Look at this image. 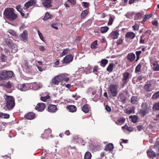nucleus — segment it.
Returning <instances> with one entry per match:
<instances>
[{
    "label": "nucleus",
    "instance_id": "c85d7f7f",
    "mask_svg": "<svg viewBox=\"0 0 159 159\" xmlns=\"http://www.w3.org/2000/svg\"><path fill=\"white\" fill-rule=\"evenodd\" d=\"M109 29V28L107 26L102 27L100 28V32L102 33H105L107 32Z\"/></svg>",
    "mask_w": 159,
    "mask_h": 159
},
{
    "label": "nucleus",
    "instance_id": "c9c22d12",
    "mask_svg": "<svg viewBox=\"0 0 159 159\" xmlns=\"http://www.w3.org/2000/svg\"><path fill=\"white\" fill-rule=\"evenodd\" d=\"M141 65L140 63H139L138 65L135 68V73H137L140 72L141 71Z\"/></svg>",
    "mask_w": 159,
    "mask_h": 159
},
{
    "label": "nucleus",
    "instance_id": "9d476101",
    "mask_svg": "<svg viewBox=\"0 0 159 159\" xmlns=\"http://www.w3.org/2000/svg\"><path fill=\"white\" fill-rule=\"evenodd\" d=\"M73 57L71 55H67L63 59V63L68 64L72 61Z\"/></svg>",
    "mask_w": 159,
    "mask_h": 159
},
{
    "label": "nucleus",
    "instance_id": "72a5a7b5",
    "mask_svg": "<svg viewBox=\"0 0 159 159\" xmlns=\"http://www.w3.org/2000/svg\"><path fill=\"white\" fill-rule=\"evenodd\" d=\"M57 109V107L56 105L50 104V112H55Z\"/></svg>",
    "mask_w": 159,
    "mask_h": 159
},
{
    "label": "nucleus",
    "instance_id": "a878e982",
    "mask_svg": "<svg viewBox=\"0 0 159 159\" xmlns=\"http://www.w3.org/2000/svg\"><path fill=\"white\" fill-rule=\"evenodd\" d=\"M89 12L87 10H84L83 11L81 14V18L82 19H84L88 15Z\"/></svg>",
    "mask_w": 159,
    "mask_h": 159
},
{
    "label": "nucleus",
    "instance_id": "e2e57ef3",
    "mask_svg": "<svg viewBox=\"0 0 159 159\" xmlns=\"http://www.w3.org/2000/svg\"><path fill=\"white\" fill-rule=\"evenodd\" d=\"M51 26L52 28L56 30L58 29V28L57 27V24H52L51 25Z\"/></svg>",
    "mask_w": 159,
    "mask_h": 159
},
{
    "label": "nucleus",
    "instance_id": "423d86ee",
    "mask_svg": "<svg viewBox=\"0 0 159 159\" xmlns=\"http://www.w3.org/2000/svg\"><path fill=\"white\" fill-rule=\"evenodd\" d=\"M122 75V81L123 83L121 84V85L122 87L123 88L125 85L127 83L129 79L130 78V74L128 72H125Z\"/></svg>",
    "mask_w": 159,
    "mask_h": 159
},
{
    "label": "nucleus",
    "instance_id": "f8f14e48",
    "mask_svg": "<svg viewBox=\"0 0 159 159\" xmlns=\"http://www.w3.org/2000/svg\"><path fill=\"white\" fill-rule=\"evenodd\" d=\"M36 3L35 1L34 0H30L25 4L24 9L26 10L29 8L30 6H33Z\"/></svg>",
    "mask_w": 159,
    "mask_h": 159
},
{
    "label": "nucleus",
    "instance_id": "f704fd0d",
    "mask_svg": "<svg viewBox=\"0 0 159 159\" xmlns=\"http://www.w3.org/2000/svg\"><path fill=\"white\" fill-rule=\"evenodd\" d=\"M146 77L145 75H139L137 77V80L139 81L143 80L145 81L146 80Z\"/></svg>",
    "mask_w": 159,
    "mask_h": 159
},
{
    "label": "nucleus",
    "instance_id": "39448f33",
    "mask_svg": "<svg viewBox=\"0 0 159 159\" xmlns=\"http://www.w3.org/2000/svg\"><path fill=\"white\" fill-rule=\"evenodd\" d=\"M109 91L113 97L116 96L118 93L117 86L115 84L111 85L109 87Z\"/></svg>",
    "mask_w": 159,
    "mask_h": 159
},
{
    "label": "nucleus",
    "instance_id": "49530a36",
    "mask_svg": "<svg viewBox=\"0 0 159 159\" xmlns=\"http://www.w3.org/2000/svg\"><path fill=\"white\" fill-rule=\"evenodd\" d=\"M50 18V14L48 12H47L45 16L43 18V20H46Z\"/></svg>",
    "mask_w": 159,
    "mask_h": 159
},
{
    "label": "nucleus",
    "instance_id": "c756f323",
    "mask_svg": "<svg viewBox=\"0 0 159 159\" xmlns=\"http://www.w3.org/2000/svg\"><path fill=\"white\" fill-rule=\"evenodd\" d=\"M129 118V119H131V121L133 123H136L138 118V116L135 115L130 116Z\"/></svg>",
    "mask_w": 159,
    "mask_h": 159
},
{
    "label": "nucleus",
    "instance_id": "aec40b11",
    "mask_svg": "<svg viewBox=\"0 0 159 159\" xmlns=\"http://www.w3.org/2000/svg\"><path fill=\"white\" fill-rule=\"evenodd\" d=\"M49 129H46L44 130V132L42 135L41 137L43 138H47L49 137Z\"/></svg>",
    "mask_w": 159,
    "mask_h": 159
},
{
    "label": "nucleus",
    "instance_id": "680f3d73",
    "mask_svg": "<svg viewBox=\"0 0 159 159\" xmlns=\"http://www.w3.org/2000/svg\"><path fill=\"white\" fill-rule=\"evenodd\" d=\"M152 24L155 26H157L158 25V22L157 20H153L152 22Z\"/></svg>",
    "mask_w": 159,
    "mask_h": 159
},
{
    "label": "nucleus",
    "instance_id": "f3484780",
    "mask_svg": "<svg viewBox=\"0 0 159 159\" xmlns=\"http://www.w3.org/2000/svg\"><path fill=\"white\" fill-rule=\"evenodd\" d=\"M144 88L146 92L151 91L153 89L152 84H145L144 86Z\"/></svg>",
    "mask_w": 159,
    "mask_h": 159
},
{
    "label": "nucleus",
    "instance_id": "1a4fd4ad",
    "mask_svg": "<svg viewBox=\"0 0 159 159\" xmlns=\"http://www.w3.org/2000/svg\"><path fill=\"white\" fill-rule=\"evenodd\" d=\"M17 87L18 89L21 91H25L29 88V84H19Z\"/></svg>",
    "mask_w": 159,
    "mask_h": 159
},
{
    "label": "nucleus",
    "instance_id": "5fc2aeb1",
    "mask_svg": "<svg viewBox=\"0 0 159 159\" xmlns=\"http://www.w3.org/2000/svg\"><path fill=\"white\" fill-rule=\"evenodd\" d=\"M153 70L154 71H158L159 70V65L158 64L156 66L153 68Z\"/></svg>",
    "mask_w": 159,
    "mask_h": 159
},
{
    "label": "nucleus",
    "instance_id": "8fccbe9b",
    "mask_svg": "<svg viewBox=\"0 0 159 159\" xmlns=\"http://www.w3.org/2000/svg\"><path fill=\"white\" fill-rule=\"evenodd\" d=\"M113 21V19L112 17L110 16L109 18V21L108 23V25H112Z\"/></svg>",
    "mask_w": 159,
    "mask_h": 159
},
{
    "label": "nucleus",
    "instance_id": "de8ad7c7",
    "mask_svg": "<svg viewBox=\"0 0 159 159\" xmlns=\"http://www.w3.org/2000/svg\"><path fill=\"white\" fill-rule=\"evenodd\" d=\"M50 98L49 96L48 95L45 97H42L41 98V100L43 102H45L48 99Z\"/></svg>",
    "mask_w": 159,
    "mask_h": 159
},
{
    "label": "nucleus",
    "instance_id": "09e8293b",
    "mask_svg": "<svg viewBox=\"0 0 159 159\" xmlns=\"http://www.w3.org/2000/svg\"><path fill=\"white\" fill-rule=\"evenodd\" d=\"M8 32L13 36H16V33L15 31L11 30H9Z\"/></svg>",
    "mask_w": 159,
    "mask_h": 159
},
{
    "label": "nucleus",
    "instance_id": "4c0bfd02",
    "mask_svg": "<svg viewBox=\"0 0 159 159\" xmlns=\"http://www.w3.org/2000/svg\"><path fill=\"white\" fill-rule=\"evenodd\" d=\"M97 42V40H95L91 43V47L92 48L94 49L97 48L98 45Z\"/></svg>",
    "mask_w": 159,
    "mask_h": 159
},
{
    "label": "nucleus",
    "instance_id": "bf43d9fd",
    "mask_svg": "<svg viewBox=\"0 0 159 159\" xmlns=\"http://www.w3.org/2000/svg\"><path fill=\"white\" fill-rule=\"evenodd\" d=\"M137 129L139 131H140L143 129V127L142 125H139L137 126Z\"/></svg>",
    "mask_w": 159,
    "mask_h": 159
},
{
    "label": "nucleus",
    "instance_id": "2eb2a0df",
    "mask_svg": "<svg viewBox=\"0 0 159 159\" xmlns=\"http://www.w3.org/2000/svg\"><path fill=\"white\" fill-rule=\"evenodd\" d=\"M6 71L5 70L0 71V80H3L6 79Z\"/></svg>",
    "mask_w": 159,
    "mask_h": 159
},
{
    "label": "nucleus",
    "instance_id": "69168bd1",
    "mask_svg": "<svg viewBox=\"0 0 159 159\" xmlns=\"http://www.w3.org/2000/svg\"><path fill=\"white\" fill-rule=\"evenodd\" d=\"M105 109L106 110L110 112L111 111V107L108 105L106 106Z\"/></svg>",
    "mask_w": 159,
    "mask_h": 159
},
{
    "label": "nucleus",
    "instance_id": "0e129e2a",
    "mask_svg": "<svg viewBox=\"0 0 159 159\" xmlns=\"http://www.w3.org/2000/svg\"><path fill=\"white\" fill-rule=\"evenodd\" d=\"M68 1L69 2L73 5H75L76 3L75 0H68Z\"/></svg>",
    "mask_w": 159,
    "mask_h": 159
},
{
    "label": "nucleus",
    "instance_id": "c03bdc74",
    "mask_svg": "<svg viewBox=\"0 0 159 159\" xmlns=\"http://www.w3.org/2000/svg\"><path fill=\"white\" fill-rule=\"evenodd\" d=\"M153 109L155 111L159 110V102L156 103L154 104Z\"/></svg>",
    "mask_w": 159,
    "mask_h": 159
},
{
    "label": "nucleus",
    "instance_id": "a18cd8bd",
    "mask_svg": "<svg viewBox=\"0 0 159 159\" xmlns=\"http://www.w3.org/2000/svg\"><path fill=\"white\" fill-rule=\"evenodd\" d=\"M69 50V49L68 48H66L65 49H64L63 52L61 54L60 56L61 57H62L64 55L66 54L68 52V51Z\"/></svg>",
    "mask_w": 159,
    "mask_h": 159
},
{
    "label": "nucleus",
    "instance_id": "cd10ccee",
    "mask_svg": "<svg viewBox=\"0 0 159 159\" xmlns=\"http://www.w3.org/2000/svg\"><path fill=\"white\" fill-rule=\"evenodd\" d=\"M139 112L141 116H144L148 113V110H143V109H140Z\"/></svg>",
    "mask_w": 159,
    "mask_h": 159
},
{
    "label": "nucleus",
    "instance_id": "5701e85b",
    "mask_svg": "<svg viewBox=\"0 0 159 159\" xmlns=\"http://www.w3.org/2000/svg\"><path fill=\"white\" fill-rule=\"evenodd\" d=\"M131 102L133 104H137L138 102L137 97L135 96H133L131 98Z\"/></svg>",
    "mask_w": 159,
    "mask_h": 159
},
{
    "label": "nucleus",
    "instance_id": "6e6d98bb",
    "mask_svg": "<svg viewBox=\"0 0 159 159\" xmlns=\"http://www.w3.org/2000/svg\"><path fill=\"white\" fill-rule=\"evenodd\" d=\"M49 154H45L44 155L41 157V159H48V156Z\"/></svg>",
    "mask_w": 159,
    "mask_h": 159
},
{
    "label": "nucleus",
    "instance_id": "f257e3e1",
    "mask_svg": "<svg viewBox=\"0 0 159 159\" xmlns=\"http://www.w3.org/2000/svg\"><path fill=\"white\" fill-rule=\"evenodd\" d=\"M4 98L6 101V105L5 110H11L15 106L14 99L11 96L4 95Z\"/></svg>",
    "mask_w": 159,
    "mask_h": 159
},
{
    "label": "nucleus",
    "instance_id": "0eeeda50",
    "mask_svg": "<svg viewBox=\"0 0 159 159\" xmlns=\"http://www.w3.org/2000/svg\"><path fill=\"white\" fill-rule=\"evenodd\" d=\"M135 58V55L133 52L129 53L126 57V59L130 63L133 62Z\"/></svg>",
    "mask_w": 159,
    "mask_h": 159
},
{
    "label": "nucleus",
    "instance_id": "864d4df0",
    "mask_svg": "<svg viewBox=\"0 0 159 159\" xmlns=\"http://www.w3.org/2000/svg\"><path fill=\"white\" fill-rule=\"evenodd\" d=\"M123 40L122 39L120 38L116 42V44L117 45L121 44L123 42Z\"/></svg>",
    "mask_w": 159,
    "mask_h": 159
},
{
    "label": "nucleus",
    "instance_id": "603ef678",
    "mask_svg": "<svg viewBox=\"0 0 159 159\" xmlns=\"http://www.w3.org/2000/svg\"><path fill=\"white\" fill-rule=\"evenodd\" d=\"M38 33L39 35V38L40 39L42 40L43 41H44L43 37V35L40 32L39 30H38Z\"/></svg>",
    "mask_w": 159,
    "mask_h": 159
},
{
    "label": "nucleus",
    "instance_id": "4be33fe9",
    "mask_svg": "<svg viewBox=\"0 0 159 159\" xmlns=\"http://www.w3.org/2000/svg\"><path fill=\"white\" fill-rule=\"evenodd\" d=\"M43 5L46 7H50V0H42Z\"/></svg>",
    "mask_w": 159,
    "mask_h": 159
},
{
    "label": "nucleus",
    "instance_id": "7ed1b4c3",
    "mask_svg": "<svg viewBox=\"0 0 159 159\" xmlns=\"http://www.w3.org/2000/svg\"><path fill=\"white\" fill-rule=\"evenodd\" d=\"M4 40V43L11 48L12 52L15 53L17 52L18 48L16 44L13 43L12 41L9 39H5Z\"/></svg>",
    "mask_w": 159,
    "mask_h": 159
},
{
    "label": "nucleus",
    "instance_id": "dca6fc26",
    "mask_svg": "<svg viewBox=\"0 0 159 159\" xmlns=\"http://www.w3.org/2000/svg\"><path fill=\"white\" fill-rule=\"evenodd\" d=\"M135 34L133 32H128L125 34V37L130 39H133L135 37Z\"/></svg>",
    "mask_w": 159,
    "mask_h": 159
},
{
    "label": "nucleus",
    "instance_id": "052dcab7",
    "mask_svg": "<svg viewBox=\"0 0 159 159\" xmlns=\"http://www.w3.org/2000/svg\"><path fill=\"white\" fill-rule=\"evenodd\" d=\"M16 9L19 12L22 11L21 6L20 5H19L16 7Z\"/></svg>",
    "mask_w": 159,
    "mask_h": 159
},
{
    "label": "nucleus",
    "instance_id": "a211bd4d",
    "mask_svg": "<svg viewBox=\"0 0 159 159\" xmlns=\"http://www.w3.org/2000/svg\"><path fill=\"white\" fill-rule=\"evenodd\" d=\"M67 108L69 111L71 112H75L77 110L76 107L74 105H68L67 106Z\"/></svg>",
    "mask_w": 159,
    "mask_h": 159
},
{
    "label": "nucleus",
    "instance_id": "4d7b16f0",
    "mask_svg": "<svg viewBox=\"0 0 159 159\" xmlns=\"http://www.w3.org/2000/svg\"><path fill=\"white\" fill-rule=\"evenodd\" d=\"M1 59L2 61H5L6 60V56L4 54H2L1 56Z\"/></svg>",
    "mask_w": 159,
    "mask_h": 159
},
{
    "label": "nucleus",
    "instance_id": "3c124183",
    "mask_svg": "<svg viewBox=\"0 0 159 159\" xmlns=\"http://www.w3.org/2000/svg\"><path fill=\"white\" fill-rule=\"evenodd\" d=\"M144 36L143 35H141L140 37V39L139 41V43L140 44H144V43L145 39H143Z\"/></svg>",
    "mask_w": 159,
    "mask_h": 159
},
{
    "label": "nucleus",
    "instance_id": "79ce46f5",
    "mask_svg": "<svg viewBox=\"0 0 159 159\" xmlns=\"http://www.w3.org/2000/svg\"><path fill=\"white\" fill-rule=\"evenodd\" d=\"M142 52L141 51H137L135 52V53L136 55V59L135 60V61H137L139 59V55L141 54Z\"/></svg>",
    "mask_w": 159,
    "mask_h": 159
},
{
    "label": "nucleus",
    "instance_id": "a19ab883",
    "mask_svg": "<svg viewBox=\"0 0 159 159\" xmlns=\"http://www.w3.org/2000/svg\"><path fill=\"white\" fill-rule=\"evenodd\" d=\"M10 117L9 115L7 113H3L0 112V117H3L4 118L8 119Z\"/></svg>",
    "mask_w": 159,
    "mask_h": 159
},
{
    "label": "nucleus",
    "instance_id": "6e6552de",
    "mask_svg": "<svg viewBox=\"0 0 159 159\" xmlns=\"http://www.w3.org/2000/svg\"><path fill=\"white\" fill-rule=\"evenodd\" d=\"M147 153L148 157L151 159H153L156 157V153L151 149H148L147 151Z\"/></svg>",
    "mask_w": 159,
    "mask_h": 159
},
{
    "label": "nucleus",
    "instance_id": "393cba45",
    "mask_svg": "<svg viewBox=\"0 0 159 159\" xmlns=\"http://www.w3.org/2000/svg\"><path fill=\"white\" fill-rule=\"evenodd\" d=\"M125 120L124 118H120L116 122V123L117 125H120V123L123 124L125 122Z\"/></svg>",
    "mask_w": 159,
    "mask_h": 159
},
{
    "label": "nucleus",
    "instance_id": "338daca9",
    "mask_svg": "<svg viewBox=\"0 0 159 159\" xmlns=\"http://www.w3.org/2000/svg\"><path fill=\"white\" fill-rule=\"evenodd\" d=\"M98 66H95L94 67L93 70V72H98Z\"/></svg>",
    "mask_w": 159,
    "mask_h": 159
},
{
    "label": "nucleus",
    "instance_id": "b1692460",
    "mask_svg": "<svg viewBox=\"0 0 159 159\" xmlns=\"http://www.w3.org/2000/svg\"><path fill=\"white\" fill-rule=\"evenodd\" d=\"M108 61L106 59H103L101 60L100 65L102 67H104L108 63Z\"/></svg>",
    "mask_w": 159,
    "mask_h": 159
},
{
    "label": "nucleus",
    "instance_id": "412c9836",
    "mask_svg": "<svg viewBox=\"0 0 159 159\" xmlns=\"http://www.w3.org/2000/svg\"><path fill=\"white\" fill-rule=\"evenodd\" d=\"M35 116V114L33 112L28 113L25 116V118L29 120H32L33 119Z\"/></svg>",
    "mask_w": 159,
    "mask_h": 159
},
{
    "label": "nucleus",
    "instance_id": "473e14b6",
    "mask_svg": "<svg viewBox=\"0 0 159 159\" xmlns=\"http://www.w3.org/2000/svg\"><path fill=\"white\" fill-rule=\"evenodd\" d=\"M6 79H8L9 78L12 77L13 75V73L11 71H6Z\"/></svg>",
    "mask_w": 159,
    "mask_h": 159
},
{
    "label": "nucleus",
    "instance_id": "37998d69",
    "mask_svg": "<svg viewBox=\"0 0 159 159\" xmlns=\"http://www.w3.org/2000/svg\"><path fill=\"white\" fill-rule=\"evenodd\" d=\"M159 97V91L155 93L152 96V99H156Z\"/></svg>",
    "mask_w": 159,
    "mask_h": 159
},
{
    "label": "nucleus",
    "instance_id": "bb28decb",
    "mask_svg": "<svg viewBox=\"0 0 159 159\" xmlns=\"http://www.w3.org/2000/svg\"><path fill=\"white\" fill-rule=\"evenodd\" d=\"M82 110L85 113H88L89 111V105L88 104L84 105L82 107Z\"/></svg>",
    "mask_w": 159,
    "mask_h": 159
},
{
    "label": "nucleus",
    "instance_id": "ddd939ff",
    "mask_svg": "<svg viewBox=\"0 0 159 159\" xmlns=\"http://www.w3.org/2000/svg\"><path fill=\"white\" fill-rule=\"evenodd\" d=\"M114 146L112 143H109L107 144L105 147V150L107 151L111 152L114 149Z\"/></svg>",
    "mask_w": 159,
    "mask_h": 159
},
{
    "label": "nucleus",
    "instance_id": "9b49d317",
    "mask_svg": "<svg viewBox=\"0 0 159 159\" xmlns=\"http://www.w3.org/2000/svg\"><path fill=\"white\" fill-rule=\"evenodd\" d=\"M45 107V105L44 103H38L35 107V109L39 111H43Z\"/></svg>",
    "mask_w": 159,
    "mask_h": 159
},
{
    "label": "nucleus",
    "instance_id": "7c9ffc66",
    "mask_svg": "<svg viewBox=\"0 0 159 159\" xmlns=\"http://www.w3.org/2000/svg\"><path fill=\"white\" fill-rule=\"evenodd\" d=\"M111 34V35L112 38L114 39H117L119 35L118 33L116 31L112 32Z\"/></svg>",
    "mask_w": 159,
    "mask_h": 159
},
{
    "label": "nucleus",
    "instance_id": "f03ea898",
    "mask_svg": "<svg viewBox=\"0 0 159 159\" xmlns=\"http://www.w3.org/2000/svg\"><path fill=\"white\" fill-rule=\"evenodd\" d=\"M5 17L7 19L11 20H14L17 17V16L14 12V9L8 8L5 9L4 12Z\"/></svg>",
    "mask_w": 159,
    "mask_h": 159
},
{
    "label": "nucleus",
    "instance_id": "20e7f679",
    "mask_svg": "<svg viewBox=\"0 0 159 159\" xmlns=\"http://www.w3.org/2000/svg\"><path fill=\"white\" fill-rule=\"evenodd\" d=\"M65 78V74H61L55 77L52 79V82L55 85H58L59 83L63 80Z\"/></svg>",
    "mask_w": 159,
    "mask_h": 159
},
{
    "label": "nucleus",
    "instance_id": "2f4dec72",
    "mask_svg": "<svg viewBox=\"0 0 159 159\" xmlns=\"http://www.w3.org/2000/svg\"><path fill=\"white\" fill-rule=\"evenodd\" d=\"M114 66V64L113 63L110 64L107 67V71L110 72H112Z\"/></svg>",
    "mask_w": 159,
    "mask_h": 159
},
{
    "label": "nucleus",
    "instance_id": "6ab92c4d",
    "mask_svg": "<svg viewBox=\"0 0 159 159\" xmlns=\"http://www.w3.org/2000/svg\"><path fill=\"white\" fill-rule=\"evenodd\" d=\"M33 88L34 90H38L42 87V85L40 83H34L33 84Z\"/></svg>",
    "mask_w": 159,
    "mask_h": 159
},
{
    "label": "nucleus",
    "instance_id": "e433bc0d",
    "mask_svg": "<svg viewBox=\"0 0 159 159\" xmlns=\"http://www.w3.org/2000/svg\"><path fill=\"white\" fill-rule=\"evenodd\" d=\"M92 157L91 153L89 152H87L84 155V159H91Z\"/></svg>",
    "mask_w": 159,
    "mask_h": 159
},
{
    "label": "nucleus",
    "instance_id": "ea45409f",
    "mask_svg": "<svg viewBox=\"0 0 159 159\" xmlns=\"http://www.w3.org/2000/svg\"><path fill=\"white\" fill-rule=\"evenodd\" d=\"M141 109H143V110H148V109L147 107V105L146 102H143L141 104Z\"/></svg>",
    "mask_w": 159,
    "mask_h": 159
},
{
    "label": "nucleus",
    "instance_id": "13d9d810",
    "mask_svg": "<svg viewBox=\"0 0 159 159\" xmlns=\"http://www.w3.org/2000/svg\"><path fill=\"white\" fill-rule=\"evenodd\" d=\"M5 86L7 88H10L11 87V84L10 82H8L6 84Z\"/></svg>",
    "mask_w": 159,
    "mask_h": 159
},
{
    "label": "nucleus",
    "instance_id": "774afa93",
    "mask_svg": "<svg viewBox=\"0 0 159 159\" xmlns=\"http://www.w3.org/2000/svg\"><path fill=\"white\" fill-rule=\"evenodd\" d=\"M142 15L140 13H139L137 14L136 16L138 18L140 19Z\"/></svg>",
    "mask_w": 159,
    "mask_h": 159
},
{
    "label": "nucleus",
    "instance_id": "58836bf2",
    "mask_svg": "<svg viewBox=\"0 0 159 159\" xmlns=\"http://www.w3.org/2000/svg\"><path fill=\"white\" fill-rule=\"evenodd\" d=\"M122 128L126 129L127 130L130 131L132 132L133 131V129L130 127L128 126L127 125L122 127Z\"/></svg>",
    "mask_w": 159,
    "mask_h": 159
},
{
    "label": "nucleus",
    "instance_id": "4468645a",
    "mask_svg": "<svg viewBox=\"0 0 159 159\" xmlns=\"http://www.w3.org/2000/svg\"><path fill=\"white\" fill-rule=\"evenodd\" d=\"M27 37V31L26 30H24L20 34V38L22 41H24L26 40Z\"/></svg>",
    "mask_w": 159,
    "mask_h": 159
}]
</instances>
